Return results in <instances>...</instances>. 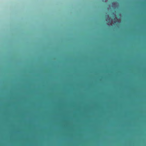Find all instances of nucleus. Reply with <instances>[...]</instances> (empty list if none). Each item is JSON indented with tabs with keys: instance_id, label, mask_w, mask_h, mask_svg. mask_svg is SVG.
Instances as JSON below:
<instances>
[{
	"instance_id": "obj_1",
	"label": "nucleus",
	"mask_w": 146,
	"mask_h": 146,
	"mask_svg": "<svg viewBox=\"0 0 146 146\" xmlns=\"http://www.w3.org/2000/svg\"><path fill=\"white\" fill-rule=\"evenodd\" d=\"M106 20L108 22H109L111 20L110 17L108 15L106 16Z\"/></svg>"
}]
</instances>
